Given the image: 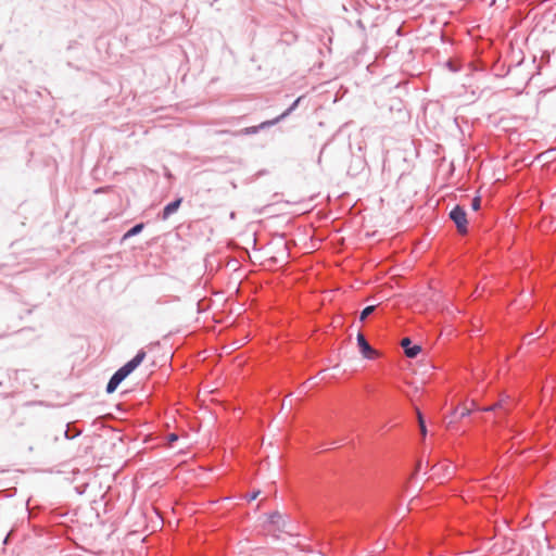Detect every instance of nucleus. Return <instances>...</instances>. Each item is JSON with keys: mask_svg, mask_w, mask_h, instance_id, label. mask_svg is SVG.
Listing matches in <instances>:
<instances>
[{"mask_svg": "<svg viewBox=\"0 0 556 556\" xmlns=\"http://www.w3.org/2000/svg\"><path fill=\"white\" fill-rule=\"evenodd\" d=\"M146 358V352L140 350L137 355L127 362L124 366L117 369L112 377L110 378L106 384V392L109 394L113 393L121 382L126 379Z\"/></svg>", "mask_w": 556, "mask_h": 556, "instance_id": "nucleus-1", "label": "nucleus"}, {"mask_svg": "<svg viewBox=\"0 0 556 556\" xmlns=\"http://www.w3.org/2000/svg\"><path fill=\"white\" fill-rule=\"evenodd\" d=\"M450 218L454 222L457 230L459 233L462 235H465L467 233V215H466V212L465 210L459 206V205H456L452 208V211L450 212Z\"/></svg>", "mask_w": 556, "mask_h": 556, "instance_id": "nucleus-2", "label": "nucleus"}, {"mask_svg": "<svg viewBox=\"0 0 556 556\" xmlns=\"http://www.w3.org/2000/svg\"><path fill=\"white\" fill-rule=\"evenodd\" d=\"M357 345L359 348V351H361L362 355L365 358L374 359L376 357V355H377L376 350H374L370 346V344L367 342V340L364 337V334L361 333V332L357 334Z\"/></svg>", "mask_w": 556, "mask_h": 556, "instance_id": "nucleus-3", "label": "nucleus"}, {"mask_svg": "<svg viewBox=\"0 0 556 556\" xmlns=\"http://www.w3.org/2000/svg\"><path fill=\"white\" fill-rule=\"evenodd\" d=\"M401 345L404 349L405 355L409 358L416 357L421 351V348L419 345H412V341L409 338H403L401 341Z\"/></svg>", "mask_w": 556, "mask_h": 556, "instance_id": "nucleus-4", "label": "nucleus"}, {"mask_svg": "<svg viewBox=\"0 0 556 556\" xmlns=\"http://www.w3.org/2000/svg\"><path fill=\"white\" fill-rule=\"evenodd\" d=\"M182 202L181 198L176 199L175 201L168 203L163 208L162 213L160 214L161 219L166 220L169 218L170 215L177 212L180 204Z\"/></svg>", "mask_w": 556, "mask_h": 556, "instance_id": "nucleus-5", "label": "nucleus"}, {"mask_svg": "<svg viewBox=\"0 0 556 556\" xmlns=\"http://www.w3.org/2000/svg\"><path fill=\"white\" fill-rule=\"evenodd\" d=\"M301 97L298 98L289 109H287L281 115H279L278 117H276L275 119L273 121H266V122H263L261 124V127H269V126H273L275 124H277L278 122H280L281 119L286 118L292 111H294L296 109V106L299 105L300 101H301Z\"/></svg>", "mask_w": 556, "mask_h": 556, "instance_id": "nucleus-6", "label": "nucleus"}, {"mask_svg": "<svg viewBox=\"0 0 556 556\" xmlns=\"http://www.w3.org/2000/svg\"><path fill=\"white\" fill-rule=\"evenodd\" d=\"M270 523L277 526V529H285V521L282 520V515L279 511H275L269 516Z\"/></svg>", "mask_w": 556, "mask_h": 556, "instance_id": "nucleus-7", "label": "nucleus"}, {"mask_svg": "<svg viewBox=\"0 0 556 556\" xmlns=\"http://www.w3.org/2000/svg\"><path fill=\"white\" fill-rule=\"evenodd\" d=\"M417 418H418L420 433L425 438L427 435V427H426L424 416L419 409H417Z\"/></svg>", "mask_w": 556, "mask_h": 556, "instance_id": "nucleus-8", "label": "nucleus"}, {"mask_svg": "<svg viewBox=\"0 0 556 556\" xmlns=\"http://www.w3.org/2000/svg\"><path fill=\"white\" fill-rule=\"evenodd\" d=\"M143 229V224H136L135 226H132L126 233H125V238H129V237H132V236H136L138 235L141 230Z\"/></svg>", "mask_w": 556, "mask_h": 556, "instance_id": "nucleus-9", "label": "nucleus"}, {"mask_svg": "<svg viewBox=\"0 0 556 556\" xmlns=\"http://www.w3.org/2000/svg\"><path fill=\"white\" fill-rule=\"evenodd\" d=\"M375 306L374 305H369V306H366L362 312H361V316H359V319L361 320H365L370 314H372V312L375 311Z\"/></svg>", "mask_w": 556, "mask_h": 556, "instance_id": "nucleus-10", "label": "nucleus"}, {"mask_svg": "<svg viewBox=\"0 0 556 556\" xmlns=\"http://www.w3.org/2000/svg\"><path fill=\"white\" fill-rule=\"evenodd\" d=\"M264 127H261V124L258 126H251V127H247L242 130L243 134L245 135H254L256 134L260 129H263Z\"/></svg>", "mask_w": 556, "mask_h": 556, "instance_id": "nucleus-11", "label": "nucleus"}, {"mask_svg": "<svg viewBox=\"0 0 556 556\" xmlns=\"http://www.w3.org/2000/svg\"><path fill=\"white\" fill-rule=\"evenodd\" d=\"M480 205H481V199L479 197H475L471 200V208L473 211H478L480 208Z\"/></svg>", "mask_w": 556, "mask_h": 556, "instance_id": "nucleus-12", "label": "nucleus"}, {"mask_svg": "<svg viewBox=\"0 0 556 556\" xmlns=\"http://www.w3.org/2000/svg\"><path fill=\"white\" fill-rule=\"evenodd\" d=\"M454 414L455 415L458 414L459 415L458 418H464L470 414V410L467 408H463L460 412H458V409H456Z\"/></svg>", "mask_w": 556, "mask_h": 556, "instance_id": "nucleus-13", "label": "nucleus"}, {"mask_svg": "<svg viewBox=\"0 0 556 556\" xmlns=\"http://www.w3.org/2000/svg\"><path fill=\"white\" fill-rule=\"evenodd\" d=\"M258 494H260L258 491L257 492H253L252 494L247 495V498H248L249 502L254 501L257 497Z\"/></svg>", "mask_w": 556, "mask_h": 556, "instance_id": "nucleus-14", "label": "nucleus"}, {"mask_svg": "<svg viewBox=\"0 0 556 556\" xmlns=\"http://www.w3.org/2000/svg\"><path fill=\"white\" fill-rule=\"evenodd\" d=\"M168 440H169V442H174V441L178 440V435H177V434H175V433H170V434L168 435Z\"/></svg>", "mask_w": 556, "mask_h": 556, "instance_id": "nucleus-15", "label": "nucleus"}, {"mask_svg": "<svg viewBox=\"0 0 556 556\" xmlns=\"http://www.w3.org/2000/svg\"><path fill=\"white\" fill-rule=\"evenodd\" d=\"M78 434H79V433H75V434H73V435H70L68 430H66V431H65V437H66L67 439H73V438L77 437Z\"/></svg>", "mask_w": 556, "mask_h": 556, "instance_id": "nucleus-16", "label": "nucleus"}, {"mask_svg": "<svg viewBox=\"0 0 556 556\" xmlns=\"http://www.w3.org/2000/svg\"><path fill=\"white\" fill-rule=\"evenodd\" d=\"M235 217H236V213H235V212H231V213H230V218H231V219H235Z\"/></svg>", "mask_w": 556, "mask_h": 556, "instance_id": "nucleus-17", "label": "nucleus"}]
</instances>
